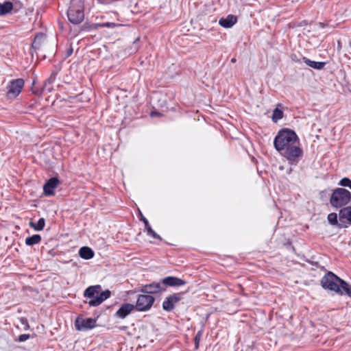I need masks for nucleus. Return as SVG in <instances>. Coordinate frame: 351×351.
Segmentation results:
<instances>
[{
    "mask_svg": "<svg viewBox=\"0 0 351 351\" xmlns=\"http://www.w3.org/2000/svg\"><path fill=\"white\" fill-rule=\"evenodd\" d=\"M23 86L24 81L22 79H16L11 81L8 86V97H16L21 93Z\"/></svg>",
    "mask_w": 351,
    "mask_h": 351,
    "instance_id": "7",
    "label": "nucleus"
},
{
    "mask_svg": "<svg viewBox=\"0 0 351 351\" xmlns=\"http://www.w3.org/2000/svg\"><path fill=\"white\" fill-rule=\"evenodd\" d=\"M165 288L162 287L161 284L159 282L152 283L143 286L141 291L145 293H156L160 291H164Z\"/></svg>",
    "mask_w": 351,
    "mask_h": 351,
    "instance_id": "10",
    "label": "nucleus"
},
{
    "mask_svg": "<svg viewBox=\"0 0 351 351\" xmlns=\"http://www.w3.org/2000/svg\"><path fill=\"white\" fill-rule=\"evenodd\" d=\"M79 254L82 258L88 260L93 257L94 252L88 247H82L79 251Z\"/></svg>",
    "mask_w": 351,
    "mask_h": 351,
    "instance_id": "18",
    "label": "nucleus"
},
{
    "mask_svg": "<svg viewBox=\"0 0 351 351\" xmlns=\"http://www.w3.org/2000/svg\"><path fill=\"white\" fill-rule=\"evenodd\" d=\"M162 284L169 287H180L186 284L183 280L173 276H168L162 280Z\"/></svg>",
    "mask_w": 351,
    "mask_h": 351,
    "instance_id": "13",
    "label": "nucleus"
},
{
    "mask_svg": "<svg viewBox=\"0 0 351 351\" xmlns=\"http://www.w3.org/2000/svg\"><path fill=\"white\" fill-rule=\"evenodd\" d=\"M339 185L345 187H348L349 189H351V180L349 179L348 178H343L339 181Z\"/></svg>",
    "mask_w": 351,
    "mask_h": 351,
    "instance_id": "28",
    "label": "nucleus"
},
{
    "mask_svg": "<svg viewBox=\"0 0 351 351\" xmlns=\"http://www.w3.org/2000/svg\"><path fill=\"white\" fill-rule=\"evenodd\" d=\"M202 332L201 330L198 331L197 332V334L195 335V348L197 349L199 346V341L201 340V338H202Z\"/></svg>",
    "mask_w": 351,
    "mask_h": 351,
    "instance_id": "29",
    "label": "nucleus"
},
{
    "mask_svg": "<svg viewBox=\"0 0 351 351\" xmlns=\"http://www.w3.org/2000/svg\"><path fill=\"white\" fill-rule=\"evenodd\" d=\"M181 298V294L180 293L169 295L162 302L163 309L168 312L171 311L173 309L175 304L178 303Z\"/></svg>",
    "mask_w": 351,
    "mask_h": 351,
    "instance_id": "8",
    "label": "nucleus"
},
{
    "mask_svg": "<svg viewBox=\"0 0 351 351\" xmlns=\"http://www.w3.org/2000/svg\"><path fill=\"white\" fill-rule=\"evenodd\" d=\"M41 241V237L39 234H34L32 237L25 239V243L27 245H34L38 244Z\"/></svg>",
    "mask_w": 351,
    "mask_h": 351,
    "instance_id": "22",
    "label": "nucleus"
},
{
    "mask_svg": "<svg viewBox=\"0 0 351 351\" xmlns=\"http://www.w3.org/2000/svg\"><path fill=\"white\" fill-rule=\"evenodd\" d=\"M282 111L276 108L273 112L272 119L274 121L276 122L278 119H280L282 117Z\"/></svg>",
    "mask_w": 351,
    "mask_h": 351,
    "instance_id": "27",
    "label": "nucleus"
},
{
    "mask_svg": "<svg viewBox=\"0 0 351 351\" xmlns=\"http://www.w3.org/2000/svg\"><path fill=\"white\" fill-rule=\"evenodd\" d=\"M96 319L79 317L75 319V326L77 330H88L95 326Z\"/></svg>",
    "mask_w": 351,
    "mask_h": 351,
    "instance_id": "6",
    "label": "nucleus"
},
{
    "mask_svg": "<svg viewBox=\"0 0 351 351\" xmlns=\"http://www.w3.org/2000/svg\"><path fill=\"white\" fill-rule=\"evenodd\" d=\"M237 21V16L232 14H229L226 18H221L219 21V24L225 28H230L232 27Z\"/></svg>",
    "mask_w": 351,
    "mask_h": 351,
    "instance_id": "14",
    "label": "nucleus"
},
{
    "mask_svg": "<svg viewBox=\"0 0 351 351\" xmlns=\"http://www.w3.org/2000/svg\"><path fill=\"white\" fill-rule=\"evenodd\" d=\"M118 25L114 23H97V24H93L91 27L93 29H97V27H114L117 26Z\"/></svg>",
    "mask_w": 351,
    "mask_h": 351,
    "instance_id": "26",
    "label": "nucleus"
},
{
    "mask_svg": "<svg viewBox=\"0 0 351 351\" xmlns=\"http://www.w3.org/2000/svg\"><path fill=\"white\" fill-rule=\"evenodd\" d=\"M328 222L332 226L338 225L337 215L335 213H330L328 215Z\"/></svg>",
    "mask_w": 351,
    "mask_h": 351,
    "instance_id": "25",
    "label": "nucleus"
},
{
    "mask_svg": "<svg viewBox=\"0 0 351 351\" xmlns=\"http://www.w3.org/2000/svg\"><path fill=\"white\" fill-rule=\"evenodd\" d=\"M304 62L310 67H312L315 69L321 70L325 66V62H315L311 60L306 58H303Z\"/></svg>",
    "mask_w": 351,
    "mask_h": 351,
    "instance_id": "20",
    "label": "nucleus"
},
{
    "mask_svg": "<svg viewBox=\"0 0 351 351\" xmlns=\"http://www.w3.org/2000/svg\"><path fill=\"white\" fill-rule=\"evenodd\" d=\"M135 308V306L132 304H123L116 312V315L119 318L123 319Z\"/></svg>",
    "mask_w": 351,
    "mask_h": 351,
    "instance_id": "12",
    "label": "nucleus"
},
{
    "mask_svg": "<svg viewBox=\"0 0 351 351\" xmlns=\"http://www.w3.org/2000/svg\"><path fill=\"white\" fill-rule=\"evenodd\" d=\"M70 22L73 24L80 23L84 17L83 0H71V6L67 12Z\"/></svg>",
    "mask_w": 351,
    "mask_h": 351,
    "instance_id": "2",
    "label": "nucleus"
},
{
    "mask_svg": "<svg viewBox=\"0 0 351 351\" xmlns=\"http://www.w3.org/2000/svg\"><path fill=\"white\" fill-rule=\"evenodd\" d=\"M29 338V335L27 334L21 335L19 337L20 341H25Z\"/></svg>",
    "mask_w": 351,
    "mask_h": 351,
    "instance_id": "30",
    "label": "nucleus"
},
{
    "mask_svg": "<svg viewBox=\"0 0 351 351\" xmlns=\"http://www.w3.org/2000/svg\"><path fill=\"white\" fill-rule=\"evenodd\" d=\"M13 8V4L10 1L0 3V16L5 15L11 12Z\"/></svg>",
    "mask_w": 351,
    "mask_h": 351,
    "instance_id": "19",
    "label": "nucleus"
},
{
    "mask_svg": "<svg viewBox=\"0 0 351 351\" xmlns=\"http://www.w3.org/2000/svg\"><path fill=\"white\" fill-rule=\"evenodd\" d=\"M158 115H160V113L158 112L154 111V112H151V117H154L155 116H158Z\"/></svg>",
    "mask_w": 351,
    "mask_h": 351,
    "instance_id": "31",
    "label": "nucleus"
},
{
    "mask_svg": "<svg viewBox=\"0 0 351 351\" xmlns=\"http://www.w3.org/2000/svg\"><path fill=\"white\" fill-rule=\"evenodd\" d=\"M110 296V291L109 290H106L103 292H99L98 296L96 295L95 298L90 299L88 303L90 306H97L108 299Z\"/></svg>",
    "mask_w": 351,
    "mask_h": 351,
    "instance_id": "9",
    "label": "nucleus"
},
{
    "mask_svg": "<svg viewBox=\"0 0 351 351\" xmlns=\"http://www.w3.org/2000/svg\"><path fill=\"white\" fill-rule=\"evenodd\" d=\"M59 180L56 178H50L43 186L44 193L47 195H53L54 189L58 186Z\"/></svg>",
    "mask_w": 351,
    "mask_h": 351,
    "instance_id": "11",
    "label": "nucleus"
},
{
    "mask_svg": "<svg viewBox=\"0 0 351 351\" xmlns=\"http://www.w3.org/2000/svg\"><path fill=\"white\" fill-rule=\"evenodd\" d=\"M45 220L44 218L39 219V220L38 221V222L36 223H35L34 222L29 223V226L31 227H32L35 230H37V231L42 230L45 227Z\"/></svg>",
    "mask_w": 351,
    "mask_h": 351,
    "instance_id": "23",
    "label": "nucleus"
},
{
    "mask_svg": "<svg viewBox=\"0 0 351 351\" xmlns=\"http://www.w3.org/2000/svg\"><path fill=\"white\" fill-rule=\"evenodd\" d=\"M341 280L332 272L329 271L322 278L321 285L324 289L335 291L337 293L341 292V287L339 286Z\"/></svg>",
    "mask_w": 351,
    "mask_h": 351,
    "instance_id": "4",
    "label": "nucleus"
},
{
    "mask_svg": "<svg viewBox=\"0 0 351 351\" xmlns=\"http://www.w3.org/2000/svg\"><path fill=\"white\" fill-rule=\"evenodd\" d=\"M274 146L291 164L297 163L302 156L298 136L289 129H283L278 132L274 138Z\"/></svg>",
    "mask_w": 351,
    "mask_h": 351,
    "instance_id": "1",
    "label": "nucleus"
},
{
    "mask_svg": "<svg viewBox=\"0 0 351 351\" xmlns=\"http://www.w3.org/2000/svg\"><path fill=\"white\" fill-rule=\"evenodd\" d=\"M231 62H233V63H234V62H236V59H235V58H232V59L231 60Z\"/></svg>",
    "mask_w": 351,
    "mask_h": 351,
    "instance_id": "32",
    "label": "nucleus"
},
{
    "mask_svg": "<svg viewBox=\"0 0 351 351\" xmlns=\"http://www.w3.org/2000/svg\"><path fill=\"white\" fill-rule=\"evenodd\" d=\"M154 298L150 295H140L138 297L135 308L138 311H148L154 302Z\"/></svg>",
    "mask_w": 351,
    "mask_h": 351,
    "instance_id": "5",
    "label": "nucleus"
},
{
    "mask_svg": "<svg viewBox=\"0 0 351 351\" xmlns=\"http://www.w3.org/2000/svg\"><path fill=\"white\" fill-rule=\"evenodd\" d=\"M351 199V193L343 188L335 189L330 196V202L333 207L340 208L347 205Z\"/></svg>",
    "mask_w": 351,
    "mask_h": 351,
    "instance_id": "3",
    "label": "nucleus"
},
{
    "mask_svg": "<svg viewBox=\"0 0 351 351\" xmlns=\"http://www.w3.org/2000/svg\"><path fill=\"white\" fill-rule=\"evenodd\" d=\"M339 215L340 221L346 220L351 224V206L341 208Z\"/></svg>",
    "mask_w": 351,
    "mask_h": 351,
    "instance_id": "16",
    "label": "nucleus"
},
{
    "mask_svg": "<svg viewBox=\"0 0 351 351\" xmlns=\"http://www.w3.org/2000/svg\"><path fill=\"white\" fill-rule=\"evenodd\" d=\"M46 36L44 34H38L32 43V47L34 49H39L42 45L45 43Z\"/></svg>",
    "mask_w": 351,
    "mask_h": 351,
    "instance_id": "17",
    "label": "nucleus"
},
{
    "mask_svg": "<svg viewBox=\"0 0 351 351\" xmlns=\"http://www.w3.org/2000/svg\"><path fill=\"white\" fill-rule=\"evenodd\" d=\"M339 287H341V292L337 293L338 294L343 295V293H345L348 295L349 297H351V285L341 280Z\"/></svg>",
    "mask_w": 351,
    "mask_h": 351,
    "instance_id": "21",
    "label": "nucleus"
},
{
    "mask_svg": "<svg viewBox=\"0 0 351 351\" xmlns=\"http://www.w3.org/2000/svg\"><path fill=\"white\" fill-rule=\"evenodd\" d=\"M142 220L145 223V227L147 231V233L149 234L152 235L155 239H160V237L152 229L151 226L149 224L147 219L146 218L143 217Z\"/></svg>",
    "mask_w": 351,
    "mask_h": 351,
    "instance_id": "24",
    "label": "nucleus"
},
{
    "mask_svg": "<svg viewBox=\"0 0 351 351\" xmlns=\"http://www.w3.org/2000/svg\"><path fill=\"white\" fill-rule=\"evenodd\" d=\"M101 289L100 285L90 286L85 290L84 295L86 298H95L96 295L98 296Z\"/></svg>",
    "mask_w": 351,
    "mask_h": 351,
    "instance_id": "15",
    "label": "nucleus"
}]
</instances>
